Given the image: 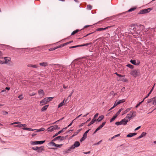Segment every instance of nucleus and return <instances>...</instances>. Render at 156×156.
I'll use <instances>...</instances> for the list:
<instances>
[{"label": "nucleus", "mask_w": 156, "mask_h": 156, "mask_svg": "<svg viewBox=\"0 0 156 156\" xmlns=\"http://www.w3.org/2000/svg\"><path fill=\"white\" fill-rule=\"evenodd\" d=\"M106 122H103L102 123V124L101 125L103 127V126L105 125Z\"/></svg>", "instance_id": "6e6d98bb"}, {"label": "nucleus", "mask_w": 156, "mask_h": 156, "mask_svg": "<svg viewBox=\"0 0 156 156\" xmlns=\"http://www.w3.org/2000/svg\"><path fill=\"white\" fill-rule=\"evenodd\" d=\"M119 80L120 81H123L125 82H127L128 81V80L127 79L123 77L120 78Z\"/></svg>", "instance_id": "aec40b11"}, {"label": "nucleus", "mask_w": 156, "mask_h": 156, "mask_svg": "<svg viewBox=\"0 0 156 156\" xmlns=\"http://www.w3.org/2000/svg\"><path fill=\"white\" fill-rule=\"evenodd\" d=\"M78 133H77V132L76 131L74 133L73 135V136H74L76 135Z\"/></svg>", "instance_id": "13d9d810"}, {"label": "nucleus", "mask_w": 156, "mask_h": 156, "mask_svg": "<svg viewBox=\"0 0 156 156\" xmlns=\"http://www.w3.org/2000/svg\"><path fill=\"white\" fill-rule=\"evenodd\" d=\"M140 74V72L139 70L134 69L132 70L130 73V74L135 77L139 76Z\"/></svg>", "instance_id": "f03ea898"}, {"label": "nucleus", "mask_w": 156, "mask_h": 156, "mask_svg": "<svg viewBox=\"0 0 156 156\" xmlns=\"http://www.w3.org/2000/svg\"><path fill=\"white\" fill-rule=\"evenodd\" d=\"M52 144L53 146H55L57 147H61L62 146V144H56L55 143L53 142L52 143Z\"/></svg>", "instance_id": "4be33fe9"}, {"label": "nucleus", "mask_w": 156, "mask_h": 156, "mask_svg": "<svg viewBox=\"0 0 156 156\" xmlns=\"http://www.w3.org/2000/svg\"><path fill=\"white\" fill-rule=\"evenodd\" d=\"M130 110V108H129L127 109L126 110L124 111L122 114V115H123L124 114L127 113Z\"/></svg>", "instance_id": "b1692460"}, {"label": "nucleus", "mask_w": 156, "mask_h": 156, "mask_svg": "<svg viewBox=\"0 0 156 156\" xmlns=\"http://www.w3.org/2000/svg\"><path fill=\"white\" fill-rule=\"evenodd\" d=\"M56 49H57V48H56V47H54V48H50V49H49L48 50L49 51H51L54 50H55Z\"/></svg>", "instance_id": "e433bc0d"}, {"label": "nucleus", "mask_w": 156, "mask_h": 156, "mask_svg": "<svg viewBox=\"0 0 156 156\" xmlns=\"http://www.w3.org/2000/svg\"><path fill=\"white\" fill-rule=\"evenodd\" d=\"M90 151H89L88 152H84L83 153L85 154H89L90 153Z\"/></svg>", "instance_id": "5fc2aeb1"}, {"label": "nucleus", "mask_w": 156, "mask_h": 156, "mask_svg": "<svg viewBox=\"0 0 156 156\" xmlns=\"http://www.w3.org/2000/svg\"><path fill=\"white\" fill-rule=\"evenodd\" d=\"M98 115V113H97L95 114L94 116V117L93 119H95L96 118H97Z\"/></svg>", "instance_id": "a18cd8bd"}, {"label": "nucleus", "mask_w": 156, "mask_h": 156, "mask_svg": "<svg viewBox=\"0 0 156 156\" xmlns=\"http://www.w3.org/2000/svg\"><path fill=\"white\" fill-rule=\"evenodd\" d=\"M117 117V113L112 117L110 120V122H112Z\"/></svg>", "instance_id": "dca6fc26"}, {"label": "nucleus", "mask_w": 156, "mask_h": 156, "mask_svg": "<svg viewBox=\"0 0 156 156\" xmlns=\"http://www.w3.org/2000/svg\"><path fill=\"white\" fill-rule=\"evenodd\" d=\"M140 127H141V126H139L138 127H137L135 129V131H136V130H138L140 128Z\"/></svg>", "instance_id": "4d7b16f0"}, {"label": "nucleus", "mask_w": 156, "mask_h": 156, "mask_svg": "<svg viewBox=\"0 0 156 156\" xmlns=\"http://www.w3.org/2000/svg\"><path fill=\"white\" fill-rule=\"evenodd\" d=\"M64 44V46H65V45H67L68 44H69V42H66V43H65L64 44Z\"/></svg>", "instance_id": "680f3d73"}, {"label": "nucleus", "mask_w": 156, "mask_h": 156, "mask_svg": "<svg viewBox=\"0 0 156 156\" xmlns=\"http://www.w3.org/2000/svg\"><path fill=\"white\" fill-rule=\"evenodd\" d=\"M23 129L24 130H29V128H27V127H24L23 128Z\"/></svg>", "instance_id": "09e8293b"}, {"label": "nucleus", "mask_w": 156, "mask_h": 156, "mask_svg": "<svg viewBox=\"0 0 156 156\" xmlns=\"http://www.w3.org/2000/svg\"><path fill=\"white\" fill-rule=\"evenodd\" d=\"M92 9V6L90 5H88L87 6V9L88 10H90Z\"/></svg>", "instance_id": "473e14b6"}, {"label": "nucleus", "mask_w": 156, "mask_h": 156, "mask_svg": "<svg viewBox=\"0 0 156 156\" xmlns=\"http://www.w3.org/2000/svg\"><path fill=\"white\" fill-rule=\"evenodd\" d=\"M155 83L154 84L153 86V87L151 89V90L150 91V92H149V93L147 94V96L145 97V98H147L149 96V95L150 94H151V92H152V91L153 90V89H154V86L155 85Z\"/></svg>", "instance_id": "6ab92c4d"}, {"label": "nucleus", "mask_w": 156, "mask_h": 156, "mask_svg": "<svg viewBox=\"0 0 156 156\" xmlns=\"http://www.w3.org/2000/svg\"><path fill=\"white\" fill-rule=\"evenodd\" d=\"M65 138L64 136H58L55 138L54 139V141H55L58 140H62L65 139Z\"/></svg>", "instance_id": "9d476101"}, {"label": "nucleus", "mask_w": 156, "mask_h": 156, "mask_svg": "<svg viewBox=\"0 0 156 156\" xmlns=\"http://www.w3.org/2000/svg\"><path fill=\"white\" fill-rule=\"evenodd\" d=\"M38 94L39 95L43 96L44 94V92L42 90H40L38 91Z\"/></svg>", "instance_id": "5701e85b"}, {"label": "nucleus", "mask_w": 156, "mask_h": 156, "mask_svg": "<svg viewBox=\"0 0 156 156\" xmlns=\"http://www.w3.org/2000/svg\"><path fill=\"white\" fill-rule=\"evenodd\" d=\"M96 121V119H93L92 121H91V122H90V124H89L88 126H90L91 125L93 124L94 122H95Z\"/></svg>", "instance_id": "bb28decb"}, {"label": "nucleus", "mask_w": 156, "mask_h": 156, "mask_svg": "<svg viewBox=\"0 0 156 156\" xmlns=\"http://www.w3.org/2000/svg\"><path fill=\"white\" fill-rule=\"evenodd\" d=\"M38 147H34L32 148V149L34 150H38Z\"/></svg>", "instance_id": "a19ab883"}, {"label": "nucleus", "mask_w": 156, "mask_h": 156, "mask_svg": "<svg viewBox=\"0 0 156 156\" xmlns=\"http://www.w3.org/2000/svg\"><path fill=\"white\" fill-rule=\"evenodd\" d=\"M126 66L131 69H133L134 68V66L130 64H128Z\"/></svg>", "instance_id": "c756f323"}, {"label": "nucleus", "mask_w": 156, "mask_h": 156, "mask_svg": "<svg viewBox=\"0 0 156 156\" xmlns=\"http://www.w3.org/2000/svg\"><path fill=\"white\" fill-rule=\"evenodd\" d=\"M44 149L43 147L41 146L38 147V149L37 150V151L39 153H40L42 152V151H44Z\"/></svg>", "instance_id": "4468645a"}, {"label": "nucleus", "mask_w": 156, "mask_h": 156, "mask_svg": "<svg viewBox=\"0 0 156 156\" xmlns=\"http://www.w3.org/2000/svg\"><path fill=\"white\" fill-rule=\"evenodd\" d=\"M123 110V109L121 108V109H120L118 111V115L119 114V113L120 112Z\"/></svg>", "instance_id": "8fccbe9b"}, {"label": "nucleus", "mask_w": 156, "mask_h": 156, "mask_svg": "<svg viewBox=\"0 0 156 156\" xmlns=\"http://www.w3.org/2000/svg\"><path fill=\"white\" fill-rule=\"evenodd\" d=\"M44 130V128H41V129H38L37 130V132H40V131H43Z\"/></svg>", "instance_id": "58836bf2"}, {"label": "nucleus", "mask_w": 156, "mask_h": 156, "mask_svg": "<svg viewBox=\"0 0 156 156\" xmlns=\"http://www.w3.org/2000/svg\"><path fill=\"white\" fill-rule=\"evenodd\" d=\"M62 131H59L58 133H56L55 135H54L53 136V137H55V136H57V135H58V134H60L61 133H62Z\"/></svg>", "instance_id": "72a5a7b5"}, {"label": "nucleus", "mask_w": 156, "mask_h": 156, "mask_svg": "<svg viewBox=\"0 0 156 156\" xmlns=\"http://www.w3.org/2000/svg\"><path fill=\"white\" fill-rule=\"evenodd\" d=\"M136 116V112L135 111H131L129 113L127 114L126 118H128L130 120L132 118L135 117Z\"/></svg>", "instance_id": "7ed1b4c3"}, {"label": "nucleus", "mask_w": 156, "mask_h": 156, "mask_svg": "<svg viewBox=\"0 0 156 156\" xmlns=\"http://www.w3.org/2000/svg\"><path fill=\"white\" fill-rule=\"evenodd\" d=\"M110 27H111V26H108V27H106L105 28H99L97 29L96 30H97V31L104 30H105L108 29V28H110Z\"/></svg>", "instance_id": "ddd939ff"}, {"label": "nucleus", "mask_w": 156, "mask_h": 156, "mask_svg": "<svg viewBox=\"0 0 156 156\" xmlns=\"http://www.w3.org/2000/svg\"><path fill=\"white\" fill-rule=\"evenodd\" d=\"M152 9L151 8H148L146 9H142L140 10L138 13V14H144L149 12Z\"/></svg>", "instance_id": "20e7f679"}, {"label": "nucleus", "mask_w": 156, "mask_h": 156, "mask_svg": "<svg viewBox=\"0 0 156 156\" xmlns=\"http://www.w3.org/2000/svg\"><path fill=\"white\" fill-rule=\"evenodd\" d=\"M64 44V46H65V45H67L68 44H69V42H66V43H65L64 44Z\"/></svg>", "instance_id": "e2e57ef3"}, {"label": "nucleus", "mask_w": 156, "mask_h": 156, "mask_svg": "<svg viewBox=\"0 0 156 156\" xmlns=\"http://www.w3.org/2000/svg\"><path fill=\"white\" fill-rule=\"evenodd\" d=\"M80 143L79 141H76L75 142L74 144L72 145L69 149H68L67 151H70L71 149H74L76 147H78L80 145Z\"/></svg>", "instance_id": "39448f33"}, {"label": "nucleus", "mask_w": 156, "mask_h": 156, "mask_svg": "<svg viewBox=\"0 0 156 156\" xmlns=\"http://www.w3.org/2000/svg\"><path fill=\"white\" fill-rule=\"evenodd\" d=\"M52 126L54 128V130H55L56 129H59V128L57 125H55V126Z\"/></svg>", "instance_id": "f704fd0d"}, {"label": "nucleus", "mask_w": 156, "mask_h": 156, "mask_svg": "<svg viewBox=\"0 0 156 156\" xmlns=\"http://www.w3.org/2000/svg\"><path fill=\"white\" fill-rule=\"evenodd\" d=\"M53 97L45 98L40 101V105L41 106L43 105L46 104L48 102L51 101L53 99Z\"/></svg>", "instance_id": "f257e3e1"}, {"label": "nucleus", "mask_w": 156, "mask_h": 156, "mask_svg": "<svg viewBox=\"0 0 156 156\" xmlns=\"http://www.w3.org/2000/svg\"><path fill=\"white\" fill-rule=\"evenodd\" d=\"M132 136H133L132 133H129L127 135V137H131Z\"/></svg>", "instance_id": "37998d69"}, {"label": "nucleus", "mask_w": 156, "mask_h": 156, "mask_svg": "<svg viewBox=\"0 0 156 156\" xmlns=\"http://www.w3.org/2000/svg\"><path fill=\"white\" fill-rule=\"evenodd\" d=\"M27 126V125L25 124H18L16 126L18 127H25Z\"/></svg>", "instance_id": "a211bd4d"}, {"label": "nucleus", "mask_w": 156, "mask_h": 156, "mask_svg": "<svg viewBox=\"0 0 156 156\" xmlns=\"http://www.w3.org/2000/svg\"><path fill=\"white\" fill-rule=\"evenodd\" d=\"M4 63V61H2L0 60V64H3Z\"/></svg>", "instance_id": "338daca9"}, {"label": "nucleus", "mask_w": 156, "mask_h": 156, "mask_svg": "<svg viewBox=\"0 0 156 156\" xmlns=\"http://www.w3.org/2000/svg\"><path fill=\"white\" fill-rule=\"evenodd\" d=\"M130 62L132 64L135 65H138L140 63V62L139 61H138L136 62V60H131Z\"/></svg>", "instance_id": "9b49d317"}, {"label": "nucleus", "mask_w": 156, "mask_h": 156, "mask_svg": "<svg viewBox=\"0 0 156 156\" xmlns=\"http://www.w3.org/2000/svg\"><path fill=\"white\" fill-rule=\"evenodd\" d=\"M45 142V140L35 141H31L30 142V143L32 145H36L37 144H41L44 143Z\"/></svg>", "instance_id": "6e6552de"}, {"label": "nucleus", "mask_w": 156, "mask_h": 156, "mask_svg": "<svg viewBox=\"0 0 156 156\" xmlns=\"http://www.w3.org/2000/svg\"><path fill=\"white\" fill-rule=\"evenodd\" d=\"M147 103H151L153 105L156 104V97H154L152 98L148 99L147 101Z\"/></svg>", "instance_id": "0eeeda50"}, {"label": "nucleus", "mask_w": 156, "mask_h": 156, "mask_svg": "<svg viewBox=\"0 0 156 156\" xmlns=\"http://www.w3.org/2000/svg\"><path fill=\"white\" fill-rule=\"evenodd\" d=\"M80 30H78V29H77V30H76L74 31H73L72 34H71V35H74L75 34H76V33H77Z\"/></svg>", "instance_id": "a878e982"}, {"label": "nucleus", "mask_w": 156, "mask_h": 156, "mask_svg": "<svg viewBox=\"0 0 156 156\" xmlns=\"http://www.w3.org/2000/svg\"><path fill=\"white\" fill-rule=\"evenodd\" d=\"M48 130L49 132L52 131L54 130L53 126H51L48 129Z\"/></svg>", "instance_id": "cd10ccee"}, {"label": "nucleus", "mask_w": 156, "mask_h": 156, "mask_svg": "<svg viewBox=\"0 0 156 156\" xmlns=\"http://www.w3.org/2000/svg\"><path fill=\"white\" fill-rule=\"evenodd\" d=\"M66 128H67V127H66L65 128H64L61 131H62V133H63L64 132V130H65V129H66Z\"/></svg>", "instance_id": "69168bd1"}, {"label": "nucleus", "mask_w": 156, "mask_h": 156, "mask_svg": "<svg viewBox=\"0 0 156 156\" xmlns=\"http://www.w3.org/2000/svg\"><path fill=\"white\" fill-rule=\"evenodd\" d=\"M85 139L83 137H82V138H81L80 139V142H82L84 140H85Z\"/></svg>", "instance_id": "de8ad7c7"}, {"label": "nucleus", "mask_w": 156, "mask_h": 156, "mask_svg": "<svg viewBox=\"0 0 156 156\" xmlns=\"http://www.w3.org/2000/svg\"><path fill=\"white\" fill-rule=\"evenodd\" d=\"M129 121V119L126 120L125 119H122L121 121L120 122H118V125H125L127 122Z\"/></svg>", "instance_id": "423d86ee"}, {"label": "nucleus", "mask_w": 156, "mask_h": 156, "mask_svg": "<svg viewBox=\"0 0 156 156\" xmlns=\"http://www.w3.org/2000/svg\"><path fill=\"white\" fill-rule=\"evenodd\" d=\"M48 106H49V105H45L44 106V107H43L42 108H41V111H43V112L44 111L47 109V108H48Z\"/></svg>", "instance_id": "f3484780"}, {"label": "nucleus", "mask_w": 156, "mask_h": 156, "mask_svg": "<svg viewBox=\"0 0 156 156\" xmlns=\"http://www.w3.org/2000/svg\"><path fill=\"white\" fill-rule=\"evenodd\" d=\"M91 44V43H87L85 44H82L80 45H76V46H71L70 47V48H75L78 47H81V46H87L88 45H90Z\"/></svg>", "instance_id": "1a4fd4ad"}, {"label": "nucleus", "mask_w": 156, "mask_h": 156, "mask_svg": "<svg viewBox=\"0 0 156 156\" xmlns=\"http://www.w3.org/2000/svg\"><path fill=\"white\" fill-rule=\"evenodd\" d=\"M64 46V44H63L60 45L59 46L56 47L57 48H61V47H63Z\"/></svg>", "instance_id": "c03bdc74"}, {"label": "nucleus", "mask_w": 156, "mask_h": 156, "mask_svg": "<svg viewBox=\"0 0 156 156\" xmlns=\"http://www.w3.org/2000/svg\"><path fill=\"white\" fill-rule=\"evenodd\" d=\"M7 58V57H5L4 58V59L5 60V61H4V63H7L9 61V60H7L6 59V58Z\"/></svg>", "instance_id": "4c0bfd02"}, {"label": "nucleus", "mask_w": 156, "mask_h": 156, "mask_svg": "<svg viewBox=\"0 0 156 156\" xmlns=\"http://www.w3.org/2000/svg\"><path fill=\"white\" fill-rule=\"evenodd\" d=\"M74 120H73L72 121V122L70 123L68 126L67 127H69V126H70L72 125V124L73 123V122Z\"/></svg>", "instance_id": "bf43d9fd"}, {"label": "nucleus", "mask_w": 156, "mask_h": 156, "mask_svg": "<svg viewBox=\"0 0 156 156\" xmlns=\"http://www.w3.org/2000/svg\"><path fill=\"white\" fill-rule=\"evenodd\" d=\"M18 123H20V122H14L13 123L11 124V125H13L14 124H18Z\"/></svg>", "instance_id": "603ef678"}, {"label": "nucleus", "mask_w": 156, "mask_h": 156, "mask_svg": "<svg viewBox=\"0 0 156 156\" xmlns=\"http://www.w3.org/2000/svg\"><path fill=\"white\" fill-rule=\"evenodd\" d=\"M36 94L34 93V92H33L31 94H29L30 95V96H34V95L35 94Z\"/></svg>", "instance_id": "864d4df0"}, {"label": "nucleus", "mask_w": 156, "mask_h": 156, "mask_svg": "<svg viewBox=\"0 0 156 156\" xmlns=\"http://www.w3.org/2000/svg\"><path fill=\"white\" fill-rule=\"evenodd\" d=\"M18 98H20V100H21L23 98V95L21 94L19 96Z\"/></svg>", "instance_id": "ea45409f"}, {"label": "nucleus", "mask_w": 156, "mask_h": 156, "mask_svg": "<svg viewBox=\"0 0 156 156\" xmlns=\"http://www.w3.org/2000/svg\"><path fill=\"white\" fill-rule=\"evenodd\" d=\"M102 127L101 126V125L98 127L96 129H97V130L98 131L101 128H102Z\"/></svg>", "instance_id": "49530a36"}, {"label": "nucleus", "mask_w": 156, "mask_h": 156, "mask_svg": "<svg viewBox=\"0 0 156 156\" xmlns=\"http://www.w3.org/2000/svg\"><path fill=\"white\" fill-rule=\"evenodd\" d=\"M87 135L85 133H84V134H83V137L85 139H86L87 137Z\"/></svg>", "instance_id": "3c124183"}, {"label": "nucleus", "mask_w": 156, "mask_h": 156, "mask_svg": "<svg viewBox=\"0 0 156 156\" xmlns=\"http://www.w3.org/2000/svg\"><path fill=\"white\" fill-rule=\"evenodd\" d=\"M39 65L45 67L48 65V63L46 62H44L40 63Z\"/></svg>", "instance_id": "f8f14e48"}, {"label": "nucleus", "mask_w": 156, "mask_h": 156, "mask_svg": "<svg viewBox=\"0 0 156 156\" xmlns=\"http://www.w3.org/2000/svg\"><path fill=\"white\" fill-rule=\"evenodd\" d=\"M116 101H115V103L114 106L112 107L109 110V111H110L111 110V109H112L113 108H115V106H116L117 105V103H116Z\"/></svg>", "instance_id": "c9c22d12"}, {"label": "nucleus", "mask_w": 156, "mask_h": 156, "mask_svg": "<svg viewBox=\"0 0 156 156\" xmlns=\"http://www.w3.org/2000/svg\"><path fill=\"white\" fill-rule=\"evenodd\" d=\"M2 55V52L0 51V58H1L2 57L1 56Z\"/></svg>", "instance_id": "0e129e2a"}, {"label": "nucleus", "mask_w": 156, "mask_h": 156, "mask_svg": "<svg viewBox=\"0 0 156 156\" xmlns=\"http://www.w3.org/2000/svg\"><path fill=\"white\" fill-rule=\"evenodd\" d=\"M65 100H64L62 102H61L58 105V108H60L64 104Z\"/></svg>", "instance_id": "7c9ffc66"}, {"label": "nucleus", "mask_w": 156, "mask_h": 156, "mask_svg": "<svg viewBox=\"0 0 156 156\" xmlns=\"http://www.w3.org/2000/svg\"><path fill=\"white\" fill-rule=\"evenodd\" d=\"M125 101L124 99L120 100L118 101V105L122 103Z\"/></svg>", "instance_id": "c85d7f7f"}, {"label": "nucleus", "mask_w": 156, "mask_h": 156, "mask_svg": "<svg viewBox=\"0 0 156 156\" xmlns=\"http://www.w3.org/2000/svg\"><path fill=\"white\" fill-rule=\"evenodd\" d=\"M27 66L30 67H33L35 68H37V65L32 64H28L27 65Z\"/></svg>", "instance_id": "412c9836"}, {"label": "nucleus", "mask_w": 156, "mask_h": 156, "mask_svg": "<svg viewBox=\"0 0 156 156\" xmlns=\"http://www.w3.org/2000/svg\"><path fill=\"white\" fill-rule=\"evenodd\" d=\"M146 134V133L144 132H143L142 133V134L138 137H137V139H139L141 138L144 136H145Z\"/></svg>", "instance_id": "2eb2a0df"}, {"label": "nucleus", "mask_w": 156, "mask_h": 156, "mask_svg": "<svg viewBox=\"0 0 156 156\" xmlns=\"http://www.w3.org/2000/svg\"><path fill=\"white\" fill-rule=\"evenodd\" d=\"M2 114L3 115H6L8 114V112H7L5 111H2Z\"/></svg>", "instance_id": "79ce46f5"}, {"label": "nucleus", "mask_w": 156, "mask_h": 156, "mask_svg": "<svg viewBox=\"0 0 156 156\" xmlns=\"http://www.w3.org/2000/svg\"><path fill=\"white\" fill-rule=\"evenodd\" d=\"M116 137H117V135H116L114 136L113 137H111V138H112V140L113 139L115 138Z\"/></svg>", "instance_id": "052dcab7"}, {"label": "nucleus", "mask_w": 156, "mask_h": 156, "mask_svg": "<svg viewBox=\"0 0 156 156\" xmlns=\"http://www.w3.org/2000/svg\"><path fill=\"white\" fill-rule=\"evenodd\" d=\"M136 8V7H133V8H131L128 11V12H130L133 11Z\"/></svg>", "instance_id": "2f4dec72"}, {"label": "nucleus", "mask_w": 156, "mask_h": 156, "mask_svg": "<svg viewBox=\"0 0 156 156\" xmlns=\"http://www.w3.org/2000/svg\"><path fill=\"white\" fill-rule=\"evenodd\" d=\"M125 89V88L124 87H123L122 89H121V91H122L123 92L124 91V90Z\"/></svg>", "instance_id": "774afa93"}, {"label": "nucleus", "mask_w": 156, "mask_h": 156, "mask_svg": "<svg viewBox=\"0 0 156 156\" xmlns=\"http://www.w3.org/2000/svg\"><path fill=\"white\" fill-rule=\"evenodd\" d=\"M104 116L103 115H102L100 116L98 119H97V121L98 122H100L104 118Z\"/></svg>", "instance_id": "393cba45"}]
</instances>
